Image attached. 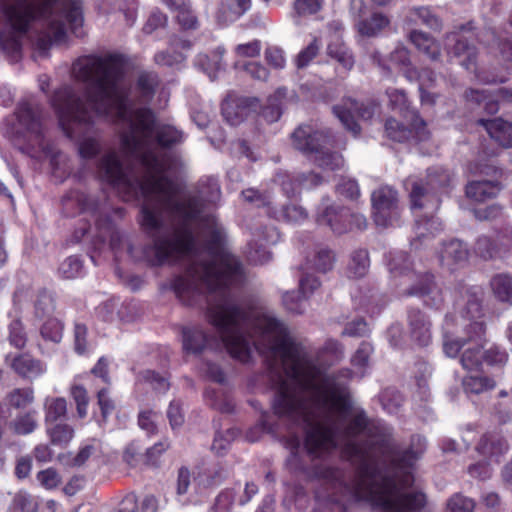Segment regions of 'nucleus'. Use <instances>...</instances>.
Listing matches in <instances>:
<instances>
[{"label": "nucleus", "instance_id": "obj_47", "mask_svg": "<svg viewBox=\"0 0 512 512\" xmlns=\"http://www.w3.org/2000/svg\"><path fill=\"white\" fill-rule=\"evenodd\" d=\"M335 255L327 248H319L311 260L313 268L319 272H327L334 266Z\"/></svg>", "mask_w": 512, "mask_h": 512}, {"label": "nucleus", "instance_id": "obj_8", "mask_svg": "<svg viewBox=\"0 0 512 512\" xmlns=\"http://www.w3.org/2000/svg\"><path fill=\"white\" fill-rule=\"evenodd\" d=\"M388 266L393 278H401L399 285L403 295L424 297L436 289L432 275L410 269L409 257L405 252L391 254Z\"/></svg>", "mask_w": 512, "mask_h": 512}, {"label": "nucleus", "instance_id": "obj_19", "mask_svg": "<svg viewBox=\"0 0 512 512\" xmlns=\"http://www.w3.org/2000/svg\"><path fill=\"white\" fill-rule=\"evenodd\" d=\"M182 334L183 348L187 353L199 354L216 343V341L210 338L199 326L186 327L183 329Z\"/></svg>", "mask_w": 512, "mask_h": 512}, {"label": "nucleus", "instance_id": "obj_30", "mask_svg": "<svg viewBox=\"0 0 512 512\" xmlns=\"http://www.w3.org/2000/svg\"><path fill=\"white\" fill-rule=\"evenodd\" d=\"M503 245L494 236L481 235L477 238L474 251L481 258L488 260L501 256Z\"/></svg>", "mask_w": 512, "mask_h": 512}, {"label": "nucleus", "instance_id": "obj_17", "mask_svg": "<svg viewBox=\"0 0 512 512\" xmlns=\"http://www.w3.org/2000/svg\"><path fill=\"white\" fill-rule=\"evenodd\" d=\"M438 257L442 267L453 271L467 263L469 250L465 243L458 239H453L443 243Z\"/></svg>", "mask_w": 512, "mask_h": 512}, {"label": "nucleus", "instance_id": "obj_13", "mask_svg": "<svg viewBox=\"0 0 512 512\" xmlns=\"http://www.w3.org/2000/svg\"><path fill=\"white\" fill-rule=\"evenodd\" d=\"M280 239V234L276 228L265 227L254 235V238L248 244L247 257L249 261L255 264H264L271 259L269 245L276 244Z\"/></svg>", "mask_w": 512, "mask_h": 512}, {"label": "nucleus", "instance_id": "obj_41", "mask_svg": "<svg viewBox=\"0 0 512 512\" xmlns=\"http://www.w3.org/2000/svg\"><path fill=\"white\" fill-rule=\"evenodd\" d=\"M224 54V48L218 47L213 54L200 55L198 57V64L201 65L203 70L209 75L211 79H214L216 72L222 67V56Z\"/></svg>", "mask_w": 512, "mask_h": 512}, {"label": "nucleus", "instance_id": "obj_34", "mask_svg": "<svg viewBox=\"0 0 512 512\" xmlns=\"http://www.w3.org/2000/svg\"><path fill=\"white\" fill-rule=\"evenodd\" d=\"M63 211L68 215H73L72 209L77 206L80 212L94 211L95 205L91 198L84 193L73 191L63 198Z\"/></svg>", "mask_w": 512, "mask_h": 512}, {"label": "nucleus", "instance_id": "obj_4", "mask_svg": "<svg viewBox=\"0 0 512 512\" xmlns=\"http://www.w3.org/2000/svg\"><path fill=\"white\" fill-rule=\"evenodd\" d=\"M72 66V74L77 80L86 83V100H84L79 92L70 86H64L58 89L51 100L59 126L64 134L77 141L78 153L82 159H92L101 151L100 136L94 126L93 116L89 110V106L93 109L94 105L88 96L90 82L77 77L74 73V64ZM100 115L96 110H94Z\"/></svg>", "mask_w": 512, "mask_h": 512}, {"label": "nucleus", "instance_id": "obj_46", "mask_svg": "<svg viewBox=\"0 0 512 512\" xmlns=\"http://www.w3.org/2000/svg\"><path fill=\"white\" fill-rule=\"evenodd\" d=\"M385 133L391 140L403 142L410 137L411 129L398 120L389 118L385 123Z\"/></svg>", "mask_w": 512, "mask_h": 512}, {"label": "nucleus", "instance_id": "obj_14", "mask_svg": "<svg viewBox=\"0 0 512 512\" xmlns=\"http://www.w3.org/2000/svg\"><path fill=\"white\" fill-rule=\"evenodd\" d=\"M447 54L451 60L455 59L461 66L467 70H473L476 67L477 50L464 37H457L456 31H451L446 35Z\"/></svg>", "mask_w": 512, "mask_h": 512}, {"label": "nucleus", "instance_id": "obj_40", "mask_svg": "<svg viewBox=\"0 0 512 512\" xmlns=\"http://www.w3.org/2000/svg\"><path fill=\"white\" fill-rule=\"evenodd\" d=\"M272 217L292 223H301L307 218V213L304 208L289 204L285 205L281 210H273Z\"/></svg>", "mask_w": 512, "mask_h": 512}, {"label": "nucleus", "instance_id": "obj_32", "mask_svg": "<svg viewBox=\"0 0 512 512\" xmlns=\"http://www.w3.org/2000/svg\"><path fill=\"white\" fill-rule=\"evenodd\" d=\"M37 427V412L35 410L19 414L9 423V429L17 435L31 434Z\"/></svg>", "mask_w": 512, "mask_h": 512}, {"label": "nucleus", "instance_id": "obj_15", "mask_svg": "<svg viewBox=\"0 0 512 512\" xmlns=\"http://www.w3.org/2000/svg\"><path fill=\"white\" fill-rule=\"evenodd\" d=\"M387 95L391 106L403 113L406 121L411 126V129L416 131L420 139H424L426 137V133L424 131L425 123L419 117L416 110L410 108L405 91L391 88L387 90Z\"/></svg>", "mask_w": 512, "mask_h": 512}, {"label": "nucleus", "instance_id": "obj_18", "mask_svg": "<svg viewBox=\"0 0 512 512\" xmlns=\"http://www.w3.org/2000/svg\"><path fill=\"white\" fill-rule=\"evenodd\" d=\"M408 325L411 339L419 346H427L432 340L431 322L420 310L412 309L408 313Z\"/></svg>", "mask_w": 512, "mask_h": 512}, {"label": "nucleus", "instance_id": "obj_50", "mask_svg": "<svg viewBox=\"0 0 512 512\" xmlns=\"http://www.w3.org/2000/svg\"><path fill=\"white\" fill-rule=\"evenodd\" d=\"M372 352L371 344L362 342L351 359L352 365L360 370L361 375L364 374V369L368 366Z\"/></svg>", "mask_w": 512, "mask_h": 512}, {"label": "nucleus", "instance_id": "obj_27", "mask_svg": "<svg viewBox=\"0 0 512 512\" xmlns=\"http://www.w3.org/2000/svg\"><path fill=\"white\" fill-rule=\"evenodd\" d=\"M390 21L382 13H374L369 18L360 19L356 23V28L362 36L374 37L388 27Z\"/></svg>", "mask_w": 512, "mask_h": 512}, {"label": "nucleus", "instance_id": "obj_26", "mask_svg": "<svg viewBox=\"0 0 512 512\" xmlns=\"http://www.w3.org/2000/svg\"><path fill=\"white\" fill-rule=\"evenodd\" d=\"M474 345L467 347L461 354L460 363L466 370H478L484 362L485 344L483 337L481 340L473 341Z\"/></svg>", "mask_w": 512, "mask_h": 512}, {"label": "nucleus", "instance_id": "obj_10", "mask_svg": "<svg viewBox=\"0 0 512 512\" xmlns=\"http://www.w3.org/2000/svg\"><path fill=\"white\" fill-rule=\"evenodd\" d=\"M317 222L328 225L337 234L345 233L352 228L366 227V218L362 214L350 213L344 208H335L330 205L329 198H324L318 207Z\"/></svg>", "mask_w": 512, "mask_h": 512}, {"label": "nucleus", "instance_id": "obj_24", "mask_svg": "<svg viewBox=\"0 0 512 512\" xmlns=\"http://www.w3.org/2000/svg\"><path fill=\"white\" fill-rule=\"evenodd\" d=\"M477 451L485 457H488L490 461L497 462L498 456L502 455L507 451V444L502 437L498 434L488 433L481 437Z\"/></svg>", "mask_w": 512, "mask_h": 512}, {"label": "nucleus", "instance_id": "obj_2", "mask_svg": "<svg viewBox=\"0 0 512 512\" xmlns=\"http://www.w3.org/2000/svg\"><path fill=\"white\" fill-rule=\"evenodd\" d=\"M124 58L111 54L104 57L85 56L77 59L74 73L91 84L88 96L100 116L119 127L121 149L126 155L138 158L144 175L131 181L118 153L110 149L97 163L98 177L109 184L123 186L144 197L141 225L152 243L144 254L153 265L174 263L196 252L192 225L211 235L212 244L194 256L191 264L172 282L179 301L195 305L206 293L217 294L211 305L231 299L226 292L230 285L244 278L238 259L220 245L221 231L215 216L207 209L220 199L216 180L199 184L197 195L186 199L177 197L178 187L168 174H175L182 166L180 159L163 152L183 139L181 131L171 125L155 126L151 110L133 108L129 103L128 88L123 83Z\"/></svg>", "mask_w": 512, "mask_h": 512}, {"label": "nucleus", "instance_id": "obj_22", "mask_svg": "<svg viewBox=\"0 0 512 512\" xmlns=\"http://www.w3.org/2000/svg\"><path fill=\"white\" fill-rule=\"evenodd\" d=\"M479 123L484 126L492 139L504 147L512 146V123L502 118L491 120L480 119Z\"/></svg>", "mask_w": 512, "mask_h": 512}, {"label": "nucleus", "instance_id": "obj_60", "mask_svg": "<svg viewBox=\"0 0 512 512\" xmlns=\"http://www.w3.org/2000/svg\"><path fill=\"white\" fill-rule=\"evenodd\" d=\"M324 0H295L294 10L299 16L315 14L322 8Z\"/></svg>", "mask_w": 512, "mask_h": 512}, {"label": "nucleus", "instance_id": "obj_25", "mask_svg": "<svg viewBox=\"0 0 512 512\" xmlns=\"http://www.w3.org/2000/svg\"><path fill=\"white\" fill-rule=\"evenodd\" d=\"M500 191L499 186L491 181H471L466 186V195L468 198L484 202L495 197Z\"/></svg>", "mask_w": 512, "mask_h": 512}, {"label": "nucleus", "instance_id": "obj_59", "mask_svg": "<svg viewBox=\"0 0 512 512\" xmlns=\"http://www.w3.org/2000/svg\"><path fill=\"white\" fill-rule=\"evenodd\" d=\"M234 501V492L225 489L219 493L209 512H229Z\"/></svg>", "mask_w": 512, "mask_h": 512}, {"label": "nucleus", "instance_id": "obj_7", "mask_svg": "<svg viewBox=\"0 0 512 512\" xmlns=\"http://www.w3.org/2000/svg\"><path fill=\"white\" fill-rule=\"evenodd\" d=\"M452 181L453 175L442 167L429 168L423 178H408L405 187L409 191L411 208L436 210L440 202L437 191L450 185Z\"/></svg>", "mask_w": 512, "mask_h": 512}, {"label": "nucleus", "instance_id": "obj_5", "mask_svg": "<svg viewBox=\"0 0 512 512\" xmlns=\"http://www.w3.org/2000/svg\"><path fill=\"white\" fill-rule=\"evenodd\" d=\"M41 108L34 99L22 100L15 112L16 123L11 129V137L21 149L31 152L36 157L38 151L49 157L50 164L57 177H64L71 173L66 155L54 152L45 142L41 130Z\"/></svg>", "mask_w": 512, "mask_h": 512}, {"label": "nucleus", "instance_id": "obj_36", "mask_svg": "<svg viewBox=\"0 0 512 512\" xmlns=\"http://www.w3.org/2000/svg\"><path fill=\"white\" fill-rule=\"evenodd\" d=\"M286 89H278L274 95L268 98L267 105L262 110V116L264 119L273 123L276 122L282 114V100L286 96Z\"/></svg>", "mask_w": 512, "mask_h": 512}, {"label": "nucleus", "instance_id": "obj_1", "mask_svg": "<svg viewBox=\"0 0 512 512\" xmlns=\"http://www.w3.org/2000/svg\"><path fill=\"white\" fill-rule=\"evenodd\" d=\"M207 317L232 357L246 362L254 347L270 361L278 385L274 412L307 424L305 448L310 455L319 457L342 445L344 454L359 464L349 481L338 468L320 465L315 475L321 481L382 512H413L425 505L423 493L409 491L425 439L413 437L405 451L397 450L387 435L370 436L365 444L357 442L354 438L366 431L368 419L362 410L351 408L349 369L335 373L322 368L271 311L246 312L225 298L211 305Z\"/></svg>", "mask_w": 512, "mask_h": 512}, {"label": "nucleus", "instance_id": "obj_55", "mask_svg": "<svg viewBox=\"0 0 512 512\" xmlns=\"http://www.w3.org/2000/svg\"><path fill=\"white\" fill-rule=\"evenodd\" d=\"M475 503L461 494L453 495L447 502L449 512H473Z\"/></svg>", "mask_w": 512, "mask_h": 512}, {"label": "nucleus", "instance_id": "obj_44", "mask_svg": "<svg viewBox=\"0 0 512 512\" xmlns=\"http://www.w3.org/2000/svg\"><path fill=\"white\" fill-rule=\"evenodd\" d=\"M405 78L409 82H418L419 89L425 86H432L435 83V73L429 68H423L421 70L416 67H410L405 71Z\"/></svg>", "mask_w": 512, "mask_h": 512}, {"label": "nucleus", "instance_id": "obj_20", "mask_svg": "<svg viewBox=\"0 0 512 512\" xmlns=\"http://www.w3.org/2000/svg\"><path fill=\"white\" fill-rule=\"evenodd\" d=\"M255 103L256 100L247 98L227 99L222 104L223 117L230 125H238L248 117L251 106Z\"/></svg>", "mask_w": 512, "mask_h": 512}, {"label": "nucleus", "instance_id": "obj_16", "mask_svg": "<svg viewBox=\"0 0 512 512\" xmlns=\"http://www.w3.org/2000/svg\"><path fill=\"white\" fill-rule=\"evenodd\" d=\"M371 60L382 70V74L387 77L392 76V69L389 63L398 67L404 77L406 69L415 67L410 59V51L400 44L394 48L388 58L383 57L379 51H373L371 53Z\"/></svg>", "mask_w": 512, "mask_h": 512}, {"label": "nucleus", "instance_id": "obj_33", "mask_svg": "<svg viewBox=\"0 0 512 512\" xmlns=\"http://www.w3.org/2000/svg\"><path fill=\"white\" fill-rule=\"evenodd\" d=\"M370 267V259L367 250H355L350 257L347 267V274L350 278H361L365 276Z\"/></svg>", "mask_w": 512, "mask_h": 512}, {"label": "nucleus", "instance_id": "obj_35", "mask_svg": "<svg viewBox=\"0 0 512 512\" xmlns=\"http://www.w3.org/2000/svg\"><path fill=\"white\" fill-rule=\"evenodd\" d=\"M34 390L31 387L14 388L7 393L6 403L15 409H25L34 402Z\"/></svg>", "mask_w": 512, "mask_h": 512}, {"label": "nucleus", "instance_id": "obj_48", "mask_svg": "<svg viewBox=\"0 0 512 512\" xmlns=\"http://www.w3.org/2000/svg\"><path fill=\"white\" fill-rule=\"evenodd\" d=\"M244 201L254 204L256 207H267L268 214L272 215L274 208L271 207L272 200L269 194L250 188L242 192Z\"/></svg>", "mask_w": 512, "mask_h": 512}, {"label": "nucleus", "instance_id": "obj_63", "mask_svg": "<svg viewBox=\"0 0 512 512\" xmlns=\"http://www.w3.org/2000/svg\"><path fill=\"white\" fill-rule=\"evenodd\" d=\"M337 192L351 200L359 197L360 189L355 180L343 178L337 185Z\"/></svg>", "mask_w": 512, "mask_h": 512}, {"label": "nucleus", "instance_id": "obj_29", "mask_svg": "<svg viewBox=\"0 0 512 512\" xmlns=\"http://www.w3.org/2000/svg\"><path fill=\"white\" fill-rule=\"evenodd\" d=\"M328 55L337 61L341 67L348 71L354 66L355 59L351 50L339 39H335L328 44Z\"/></svg>", "mask_w": 512, "mask_h": 512}, {"label": "nucleus", "instance_id": "obj_53", "mask_svg": "<svg viewBox=\"0 0 512 512\" xmlns=\"http://www.w3.org/2000/svg\"><path fill=\"white\" fill-rule=\"evenodd\" d=\"M62 324L55 318H49L41 328V335L44 339L59 342L62 338Z\"/></svg>", "mask_w": 512, "mask_h": 512}, {"label": "nucleus", "instance_id": "obj_37", "mask_svg": "<svg viewBox=\"0 0 512 512\" xmlns=\"http://www.w3.org/2000/svg\"><path fill=\"white\" fill-rule=\"evenodd\" d=\"M251 7V0H222L220 11L226 21H235Z\"/></svg>", "mask_w": 512, "mask_h": 512}, {"label": "nucleus", "instance_id": "obj_6", "mask_svg": "<svg viewBox=\"0 0 512 512\" xmlns=\"http://www.w3.org/2000/svg\"><path fill=\"white\" fill-rule=\"evenodd\" d=\"M293 146L309 155L311 160L323 170L334 171L343 167L344 160L336 152L330 151L332 137L326 131L315 130L309 125L299 126L291 135Z\"/></svg>", "mask_w": 512, "mask_h": 512}, {"label": "nucleus", "instance_id": "obj_64", "mask_svg": "<svg viewBox=\"0 0 512 512\" xmlns=\"http://www.w3.org/2000/svg\"><path fill=\"white\" fill-rule=\"evenodd\" d=\"M37 480L46 489L56 488L61 482L60 476L58 475L56 470L52 468H48L38 472Z\"/></svg>", "mask_w": 512, "mask_h": 512}, {"label": "nucleus", "instance_id": "obj_42", "mask_svg": "<svg viewBox=\"0 0 512 512\" xmlns=\"http://www.w3.org/2000/svg\"><path fill=\"white\" fill-rule=\"evenodd\" d=\"M50 440L55 445H66L74 437V429L66 423H57L47 428Z\"/></svg>", "mask_w": 512, "mask_h": 512}, {"label": "nucleus", "instance_id": "obj_3", "mask_svg": "<svg viewBox=\"0 0 512 512\" xmlns=\"http://www.w3.org/2000/svg\"><path fill=\"white\" fill-rule=\"evenodd\" d=\"M66 22L74 33L83 18L80 3L75 0H0V48L18 53L21 37L32 25L37 26L34 45L46 53L53 43L66 38Z\"/></svg>", "mask_w": 512, "mask_h": 512}, {"label": "nucleus", "instance_id": "obj_49", "mask_svg": "<svg viewBox=\"0 0 512 512\" xmlns=\"http://www.w3.org/2000/svg\"><path fill=\"white\" fill-rule=\"evenodd\" d=\"M226 476L227 472L222 467H213L200 474L197 481L203 487H213L220 485Z\"/></svg>", "mask_w": 512, "mask_h": 512}, {"label": "nucleus", "instance_id": "obj_61", "mask_svg": "<svg viewBox=\"0 0 512 512\" xmlns=\"http://www.w3.org/2000/svg\"><path fill=\"white\" fill-rule=\"evenodd\" d=\"M486 93L487 91H471L470 96L477 101L479 105H482L488 114H495L499 109V99L490 98Z\"/></svg>", "mask_w": 512, "mask_h": 512}, {"label": "nucleus", "instance_id": "obj_28", "mask_svg": "<svg viewBox=\"0 0 512 512\" xmlns=\"http://www.w3.org/2000/svg\"><path fill=\"white\" fill-rule=\"evenodd\" d=\"M490 288L494 297L503 303L512 304V275L500 273L490 280Z\"/></svg>", "mask_w": 512, "mask_h": 512}, {"label": "nucleus", "instance_id": "obj_11", "mask_svg": "<svg viewBox=\"0 0 512 512\" xmlns=\"http://www.w3.org/2000/svg\"><path fill=\"white\" fill-rule=\"evenodd\" d=\"M371 200L375 223L382 227L391 225L397 216V192L391 187H381L373 192Z\"/></svg>", "mask_w": 512, "mask_h": 512}, {"label": "nucleus", "instance_id": "obj_9", "mask_svg": "<svg viewBox=\"0 0 512 512\" xmlns=\"http://www.w3.org/2000/svg\"><path fill=\"white\" fill-rule=\"evenodd\" d=\"M459 323L457 319L451 315H447L442 327L443 352L447 357L455 358L460 349L473 341L481 340L485 335L486 327L483 321H473L468 324H463V329L466 336L461 337L458 331Z\"/></svg>", "mask_w": 512, "mask_h": 512}, {"label": "nucleus", "instance_id": "obj_39", "mask_svg": "<svg viewBox=\"0 0 512 512\" xmlns=\"http://www.w3.org/2000/svg\"><path fill=\"white\" fill-rule=\"evenodd\" d=\"M45 420L47 423L56 422L67 413V401L62 398L49 397L45 400Z\"/></svg>", "mask_w": 512, "mask_h": 512}, {"label": "nucleus", "instance_id": "obj_12", "mask_svg": "<svg viewBox=\"0 0 512 512\" xmlns=\"http://www.w3.org/2000/svg\"><path fill=\"white\" fill-rule=\"evenodd\" d=\"M375 106L370 104H359L353 99H346L341 105L333 108L334 114L341 121L343 126L350 131L354 136L360 132V126L354 120L355 116L361 119L368 120L373 117L375 113Z\"/></svg>", "mask_w": 512, "mask_h": 512}, {"label": "nucleus", "instance_id": "obj_62", "mask_svg": "<svg viewBox=\"0 0 512 512\" xmlns=\"http://www.w3.org/2000/svg\"><path fill=\"white\" fill-rule=\"evenodd\" d=\"M320 43L317 40L312 41L297 57L296 63L298 68L306 67L318 54Z\"/></svg>", "mask_w": 512, "mask_h": 512}, {"label": "nucleus", "instance_id": "obj_23", "mask_svg": "<svg viewBox=\"0 0 512 512\" xmlns=\"http://www.w3.org/2000/svg\"><path fill=\"white\" fill-rule=\"evenodd\" d=\"M12 369L21 377L33 380L46 371V366L30 355L23 354L15 357L11 363Z\"/></svg>", "mask_w": 512, "mask_h": 512}, {"label": "nucleus", "instance_id": "obj_38", "mask_svg": "<svg viewBox=\"0 0 512 512\" xmlns=\"http://www.w3.org/2000/svg\"><path fill=\"white\" fill-rule=\"evenodd\" d=\"M463 303H458V306L462 309V321L466 320L469 323L473 321H478L477 318L481 313V304L480 299L476 295V293L466 292V298L462 300ZM465 323H462V325Z\"/></svg>", "mask_w": 512, "mask_h": 512}, {"label": "nucleus", "instance_id": "obj_43", "mask_svg": "<svg viewBox=\"0 0 512 512\" xmlns=\"http://www.w3.org/2000/svg\"><path fill=\"white\" fill-rule=\"evenodd\" d=\"M410 14L434 31H440L443 27L441 19L429 7H413Z\"/></svg>", "mask_w": 512, "mask_h": 512}, {"label": "nucleus", "instance_id": "obj_31", "mask_svg": "<svg viewBox=\"0 0 512 512\" xmlns=\"http://www.w3.org/2000/svg\"><path fill=\"white\" fill-rule=\"evenodd\" d=\"M464 392L468 395H479L494 389V379L484 375H469L462 381Z\"/></svg>", "mask_w": 512, "mask_h": 512}, {"label": "nucleus", "instance_id": "obj_58", "mask_svg": "<svg viewBox=\"0 0 512 512\" xmlns=\"http://www.w3.org/2000/svg\"><path fill=\"white\" fill-rule=\"evenodd\" d=\"M71 396L76 404L77 415L79 418L87 416L88 396L87 391L80 385H74L71 388Z\"/></svg>", "mask_w": 512, "mask_h": 512}, {"label": "nucleus", "instance_id": "obj_51", "mask_svg": "<svg viewBox=\"0 0 512 512\" xmlns=\"http://www.w3.org/2000/svg\"><path fill=\"white\" fill-rule=\"evenodd\" d=\"M508 359V354L497 345L484 349V362L489 366L501 367Z\"/></svg>", "mask_w": 512, "mask_h": 512}, {"label": "nucleus", "instance_id": "obj_56", "mask_svg": "<svg viewBox=\"0 0 512 512\" xmlns=\"http://www.w3.org/2000/svg\"><path fill=\"white\" fill-rule=\"evenodd\" d=\"M307 296L299 292H286L282 299L284 306L291 312L300 314L305 310V299Z\"/></svg>", "mask_w": 512, "mask_h": 512}, {"label": "nucleus", "instance_id": "obj_57", "mask_svg": "<svg viewBox=\"0 0 512 512\" xmlns=\"http://www.w3.org/2000/svg\"><path fill=\"white\" fill-rule=\"evenodd\" d=\"M142 447L138 441H132L124 450L123 459L130 467H137L145 463V455L141 453Z\"/></svg>", "mask_w": 512, "mask_h": 512}, {"label": "nucleus", "instance_id": "obj_21", "mask_svg": "<svg viewBox=\"0 0 512 512\" xmlns=\"http://www.w3.org/2000/svg\"><path fill=\"white\" fill-rule=\"evenodd\" d=\"M408 38L415 48L430 61L437 62L441 59L440 44L428 33L420 30H413L409 33Z\"/></svg>", "mask_w": 512, "mask_h": 512}, {"label": "nucleus", "instance_id": "obj_45", "mask_svg": "<svg viewBox=\"0 0 512 512\" xmlns=\"http://www.w3.org/2000/svg\"><path fill=\"white\" fill-rule=\"evenodd\" d=\"M158 84L159 79L155 73L145 72L140 74L137 82V88L143 98V101H148L152 98Z\"/></svg>", "mask_w": 512, "mask_h": 512}, {"label": "nucleus", "instance_id": "obj_54", "mask_svg": "<svg viewBox=\"0 0 512 512\" xmlns=\"http://www.w3.org/2000/svg\"><path fill=\"white\" fill-rule=\"evenodd\" d=\"M82 262L76 256L66 258L59 267L60 274L66 279H73L80 275Z\"/></svg>", "mask_w": 512, "mask_h": 512}, {"label": "nucleus", "instance_id": "obj_52", "mask_svg": "<svg viewBox=\"0 0 512 512\" xmlns=\"http://www.w3.org/2000/svg\"><path fill=\"white\" fill-rule=\"evenodd\" d=\"M158 419L159 415L157 413L144 410L139 413L138 425L147 435H154L158 432Z\"/></svg>", "mask_w": 512, "mask_h": 512}]
</instances>
